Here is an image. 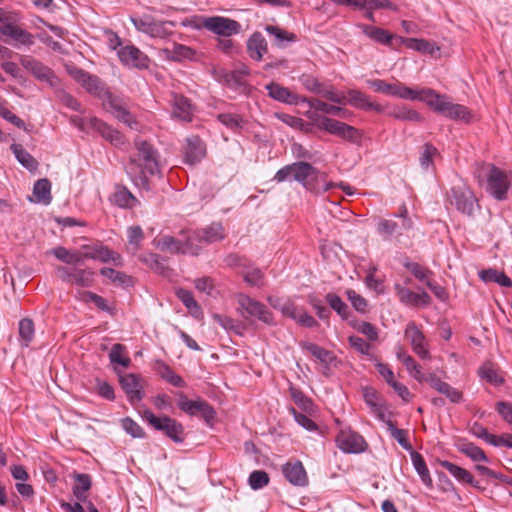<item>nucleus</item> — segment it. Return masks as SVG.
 I'll use <instances>...</instances> for the list:
<instances>
[{"label":"nucleus","instance_id":"nucleus-1","mask_svg":"<svg viewBox=\"0 0 512 512\" xmlns=\"http://www.w3.org/2000/svg\"><path fill=\"white\" fill-rule=\"evenodd\" d=\"M273 179L278 183L295 180L306 190L313 193L324 192L332 187V183L325 182L324 174L304 161L294 162L282 167L276 172Z\"/></svg>","mask_w":512,"mask_h":512},{"label":"nucleus","instance_id":"nucleus-2","mask_svg":"<svg viewBox=\"0 0 512 512\" xmlns=\"http://www.w3.org/2000/svg\"><path fill=\"white\" fill-rule=\"evenodd\" d=\"M137 158H131L126 167L127 173L136 184H146V174L160 172V156L154 146L146 140L136 139Z\"/></svg>","mask_w":512,"mask_h":512},{"label":"nucleus","instance_id":"nucleus-3","mask_svg":"<svg viewBox=\"0 0 512 512\" xmlns=\"http://www.w3.org/2000/svg\"><path fill=\"white\" fill-rule=\"evenodd\" d=\"M427 93L430 95L428 106L435 112L453 120L470 121L471 113L467 107L451 102L448 96L439 94L435 90Z\"/></svg>","mask_w":512,"mask_h":512},{"label":"nucleus","instance_id":"nucleus-4","mask_svg":"<svg viewBox=\"0 0 512 512\" xmlns=\"http://www.w3.org/2000/svg\"><path fill=\"white\" fill-rule=\"evenodd\" d=\"M142 418L147 421L154 429L163 431L167 437L175 443H182L184 441V428L183 425L168 416L157 417L150 410H145L142 413Z\"/></svg>","mask_w":512,"mask_h":512},{"label":"nucleus","instance_id":"nucleus-5","mask_svg":"<svg viewBox=\"0 0 512 512\" xmlns=\"http://www.w3.org/2000/svg\"><path fill=\"white\" fill-rule=\"evenodd\" d=\"M237 303L244 317L255 318L267 325H274L273 314L263 303L246 294H239Z\"/></svg>","mask_w":512,"mask_h":512},{"label":"nucleus","instance_id":"nucleus-6","mask_svg":"<svg viewBox=\"0 0 512 512\" xmlns=\"http://www.w3.org/2000/svg\"><path fill=\"white\" fill-rule=\"evenodd\" d=\"M190 235V251L198 255L203 245L212 244L224 239V229L220 223H212L201 230L193 231Z\"/></svg>","mask_w":512,"mask_h":512},{"label":"nucleus","instance_id":"nucleus-7","mask_svg":"<svg viewBox=\"0 0 512 512\" xmlns=\"http://www.w3.org/2000/svg\"><path fill=\"white\" fill-rule=\"evenodd\" d=\"M131 22L136 30L154 38H165L170 34L168 26H174L171 21H157L151 15L131 17Z\"/></svg>","mask_w":512,"mask_h":512},{"label":"nucleus","instance_id":"nucleus-8","mask_svg":"<svg viewBox=\"0 0 512 512\" xmlns=\"http://www.w3.org/2000/svg\"><path fill=\"white\" fill-rule=\"evenodd\" d=\"M201 24L206 30L222 37H230L241 31L239 22L222 16L203 17Z\"/></svg>","mask_w":512,"mask_h":512},{"label":"nucleus","instance_id":"nucleus-9","mask_svg":"<svg viewBox=\"0 0 512 512\" xmlns=\"http://www.w3.org/2000/svg\"><path fill=\"white\" fill-rule=\"evenodd\" d=\"M451 204L468 216H472L474 209L477 206V199L472 190L465 186H454L451 188L449 194Z\"/></svg>","mask_w":512,"mask_h":512},{"label":"nucleus","instance_id":"nucleus-10","mask_svg":"<svg viewBox=\"0 0 512 512\" xmlns=\"http://www.w3.org/2000/svg\"><path fill=\"white\" fill-rule=\"evenodd\" d=\"M178 407L189 415H200L206 423H211L216 416L213 407L204 400H189L183 393L179 395Z\"/></svg>","mask_w":512,"mask_h":512},{"label":"nucleus","instance_id":"nucleus-11","mask_svg":"<svg viewBox=\"0 0 512 512\" xmlns=\"http://www.w3.org/2000/svg\"><path fill=\"white\" fill-rule=\"evenodd\" d=\"M510 183L504 171L492 165L487 178V191L497 200H504Z\"/></svg>","mask_w":512,"mask_h":512},{"label":"nucleus","instance_id":"nucleus-12","mask_svg":"<svg viewBox=\"0 0 512 512\" xmlns=\"http://www.w3.org/2000/svg\"><path fill=\"white\" fill-rule=\"evenodd\" d=\"M336 443L338 448L345 453H361L367 447L365 439L351 430H341L336 437Z\"/></svg>","mask_w":512,"mask_h":512},{"label":"nucleus","instance_id":"nucleus-13","mask_svg":"<svg viewBox=\"0 0 512 512\" xmlns=\"http://www.w3.org/2000/svg\"><path fill=\"white\" fill-rule=\"evenodd\" d=\"M22 66L35 78L48 83L51 87L57 88L60 84L59 78L54 72L38 60L27 58L21 61Z\"/></svg>","mask_w":512,"mask_h":512},{"label":"nucleus","instance_id":"nucleus-14","mask_svg":"<svg viewBox=\"0 0 512 512\" xmlns=\"http://www.w3.org/2000/svg\"><path fill=\"white\" fill-rule=\"evenodd\" d=\"M108 112L114 115L119 121L126 124L130 129L138 130L139 123L126 108L122 99L116 96H109V101L103 106Z\"/></svg>","mask_w":512,"mask_h":512},{"label":"nucleus","instance_id":"nucleus-15","mask_svg":"<svg viewBox=\"0 0 512 512\" xmlns=\"http://www.w3.org/2000/svg\"><path fill=\"white\" fill-rule=\"evenodd\" d=\"M117 55L121 63L125 66L139 69L148 67V57L134 45L121 47Z\"/></svg>","mask_w":512,"mask_h":512},{"label":"nucleus","instance_id":"nucleus-16","mask_svg":"<svg viewBox=\"0 0 512 512\" xmlns=\"http://www.w3.org/2000/svg\"><path fill=\"white\" fill-rule=\"evenodd\" d=\"M248 75V68L243 67L242 69L233 71L223 70L219 72L217 79L229 88L234 89L235 91H238L240 93H244L248 88V84L246 81V77Z\"/></svg>","mask_w":512,"mask_h":512},{"label":"nucleus","instance_id":"nucleus-17","mask_svg":"<svg viewBox=\"0 0 512 512\" xmlns=\"http://www.w3.org/2000/svg\"><path fill=\"white\" fill-rule=\"evenodd\" d=\"M405 337L409 340L412 350L422 359L430 357L426 348V339L423 332L414 322H409L405 328Z\"/></svg>","mask_w":512,"mask_h":512},{"label":"nucleus","instance_id":"nucleus-18","mask_svg":"<svg viewBox=\"0 0 512 512\" xmlns=\"http://www.w3.org/2000/svg\"><path fill=\"white\" fill-rule=\"evenodd\" d=\"M0 34L11 38L15 47H29L35 43L33 34L14 23H6V25L1 26Z\"/></svg>","mask_w":512,"mask_h":512},{"label":"nucleus","instance_id":"nucleus-19","mask_svg":"<svg viewBox=\"0 0 512 512\" xmlns=\"http://www.w3.org/2000/svg\"><path fill=\"white\" fill-rule=\"evenodd\" d=\"M171 97L173 116L181 121H192L194 114V106L191 103L190 99L177 93H172Z\"/></svg>","mask_w":512,"mask_h":512},{"label":"nucleus","instance_id":"nucleus-20","mask_svg":"<svg viewBox=\"0 0 512 512\" xmlns=\"http://www.w3.org/2000/svg\"><path fill=\"white\" fill-rule=\"evenodd\" d=\"M395 291L401 303L410 306H428L431 302L429 294L425 291L415 293L399 284L395 285Z\"/></svg>","mask_w":512,"mask_h":512},{"label":"nucleus","instance_id":"nucleus-21","mask_svg":"<svg viewBox=\"0 0 512 512\" xmlns=\"http://www.w3.org/2000/svg\"><path fill=\"white\" fill-rule=\"evenodd\" d=\"M120 383L130 403L135 404L143 398L140 379L135 374H126L120 377Z\"/></svg>","mask_w":512,"mask_h":512},{"label":"nucleus","instance_id":"nucleus-22","mask_svg":"<svg viewBox=\"0 0 512 512\" xmlns=\"http://www.w3.org/2000/svg\"><path fill=\"white\" fill-rule=\"evenodd\" d=\"M247 53L254 61H261L268 52V44L262 33L256 31L247 40Z\"/></svg>","mask_w":512,"mask_h":512},{"label":"nucleus","instance_id":"nucleus-23","mask_svg":"<svg viewBox=\"0 0 512 512\" xmlns=\"http://www.w3.org/2000/svg\"><path fill=\"white\" fill-rule=\"evenodd\" d=\"M282 472L285 478L295 486H305L308 483L307 473L300 461L286 463Z\"/></svg>","mask_w":512,"mask_h":512},{"label":"nucleus","instance_id":"nucleus-24","mask_svg":"<svg viewBox=\"0 0 512 512\" xmlns=\"http://www.w3.org/2000/svg\"><path fill=\"white\" fill-rule=\"evenodd\" d=\"M156 246L161 251L183 254L188 253L192 255V252L190 251V235L187 237L185 243H182L180 240L172 236H163L157 240Z\"/></svg>","mask_w":512,"mask_h":512},{"label":"nucleus","instance_id":"nucleus-25","mask_svg":"<svg viewBox=\"0 0 512 512\" xmlns=\"http://www.w3.org/2000/svg\"><path fill=\"white\" fill-rule=\"evenodd\" d=\"M269 97L285 104H297L300 100L299 96L291 92L288 88L281 86L278 83L271 82L266 85Z\"/></svg>","mask_w":512,"mask_h":512},{"label":"nucleus","instance_id":"nucleus-26","mask_svg":"<svg viewBox=\"0 0 512 512\" xmlns=\"http://www.w3.org/2000/svg\"><path fill=\"white\" fill-rule=\"evenodd\" d=\"M348 98L346 104H350L357 109L362 110H374L376 112H382L383 107L379 104H375L370 101L369 97L359 90L350 89L347 92Z\"/></svg>","mask_w":512,"mask_h":512},{"label":"nucleus","instance_id":"nucleus-27","mask_svg":"<svg viewBox=\"0 0 512 512\" xmlns=\"http://www.w3.org/2000/svg\"><path fill=\"white\" fill-rule=\"evenodd\" d=\"M206 149L202 140L198 136H192L187 139L185 149V162L194 165L202 160L205 156Z\"/></svg>","mask_w":512,"mask_h":512},{"label":"nucleus","instance_id":"nucleus-28","mask_svg":"<svg viewBox=\"0 0 512 512\" xmlns=\"http://www.w3.org/2000/svg\"><path fill=\"white\" fill-rule=\"evenodd\" d=\"M82 87L90 94L101 99L103 106L109 101V96H114L107 90L105 83L96 75L90 74L82 84Z\"/></svg>","mask_w":512,"mask_h":512},{"label":"nucleus","instance_id":"nucleus-29","mask_svg":"<svg viewBox=\"0 0 512 512\" xmlns=\"http://www.w3.org/2000/svg\"><path fill=\"white\" fill-rule=\"evenodd\" d=\"M428 91H433L431 88H423L419 91L414 90L410 87H407L401 83L394 84L393 94L392 96L399 97L401 99H409V100H419L423 101L428 105L430 95H428Z\"/></svg>","mask_w":512,"mask_h":512},{"label":"nucleus","instance_id":"nucleus-30","mask_svg":"<svg viewBox=\"0 0 512 512\" xmlns=\"http://www.w3.org/2000/svg\"><path fill=\"white\" fill-rule=\"evenodd\" d=\"M440 465L443 468H445L459 482L469 484L476 488L479 487L478 482L474 480V477L468 470L447 460L441 461Z\"/></svg>","mask_w":512,"mask_h":512},{"label":"nucleus","instance_id":"nucleus-31","mask_svg":"<svg viewBox=\"0 0 512 512\" xmlns=\"http://www.w3.org/2000/svg\"><path fill=\"white\" fill-rule=\"evenodd\" d=\"M358 27L368 38L374 40L377 43L390 45L394 39V35L383 28L366 24H359Z\"/></svg>","mask_w":512,"mask_h":512},{"label":"nucleus","instance_id":"nucleus-32","mask_svg":"<svg viewBox=\"0 0 512 512\" xmlns=\"http://www.w3.org/2000/svg\"><path fill=\"white\" fill-rule=\"evenodd\" d=\"M400 43H404L407 48L412 50L433 55L436 51H439V47L432 41L417 38H398Z\"/></svg>","mask_w":512,"mask_h":512},{"label":"nucleus","instance_id":"nucleus-33","mask_svg":"<svg viewBox=\"0 0 512 512\" xmlns=\"http://www.w3.org/2000/svg\"><path fill=\"white\" fill-rule=\"evenodd\" d=\"M265 31L274 37L273 43L279 48H284L288 43L295 42L297 39L294 33L287 32L278 26L266 25Z\"/></svg>","mask_w":512,"mask_h":512},{"label":"nucleus","instance_id":"nucleus-34","mask_svg":"<svg viewBox=\"0 0 512 512\" xmlns=\"http://www.w3.org/2000/svg\"><path fill=\"white\" fill-rule=\"evenodd\" d=\"M410 456L413 466L418 475L420 476L423 484L431 488L433 485V481L423 456L417 451H411Z\"/></svg>","mask_w":512,"mask_h":512},{"label":"nucleus","instance_id":"nucleus-35","mask_svg":"<svg viewBox=\"0 0 512 512\" xmlns=\"http://www.w3.org/2000/svg\"><path fill=\"white\" fill-rule=\"evenodd\" d=\"M75 483L73 486V495L81 502L86 503L87 500V492L91 488V477L88 474H76Z\"/></svg>","mask_w":512,"mask_h":512},{"label":"nucleus","instance_id":"nucleus-36","mask_svg":"<svg viewBox=\"0 0 512 512\" xmlns=\"http://www.w3.org/2000/svg\"><path fill=\"white\" fill-rule=\"evenodd\" d=\"M113 204L121 208L131 209L138 203L134 195L125 187H118L111 197Z\"/></svg>","mask_w":512,"mask_h":512},{"label":"nucleus","instance_id":"nucleus-37","mask_svg":"<svg viewBox=\"0 0 512 512\" xmlns=\"http://www.w3.org/2000/svg\"><path fill=\"white\" fill-rule=\"evenodd\" d=\"M33 195L35 202L45 205L50 204L52 200L50 181L46 178L37 180L33 187Z\"/></svg>","mask_w":512,"mask_h":512},{"label":"nucleus","instance_id":"nucleus-38","mask_svg":"<svg viewBox=\"0 0 512 512\" xmlns=\"http://www.w3.org/2000/svg\"><path fill=\"white\" fill-rule=\"evenodd\" d=\"M302 101L307 102L310 108L315 109L316 111L323 112L324 114L337 115L341 117H346L347 110L339 107L327 104L317 98L310 99H302Z\"/></svg>","mask_w":512,"mask_h":512},{"label":"nucleus","instance_id":"nucleus-39","mask_svg":"<svg viewBox=\"0 0 512 512\" xmlns=\"http://www.w3.org/2000/svg\"><path fill=\"white\" fill-rule=\"evenodd\" d=\"M10 149L12 150V152L14 153L16 159L18 160V162L22 166L27 168L29 171H34V170L37 169L38 162L36 161V159L29 152H27L22 147V145H20V144H12Z\"/></svg>","mask_w":512,"mask_h":512},{"label":"nucleus","instance_id":"nucleus-40","mask_svg":"<svg viewBox=\"0 0 512 512\" xmlns=\"http://www.w3.org/2000/svg\"><path fill=\"white\" fill-rule=\"evenodd\" d=\"M363 397L365 403L370 407L371 411L382 421L385 419V413L382 406L379 404V399L376 391L372 388L366 387L363 390Z\"/></svg>","mask_w":512,"mask_h":512},{"label":"nucleus","instance_id":"nucleus-41","mask_svg":"<svg viewBox=\"0 0 512 512\" xmlns=\"http://www.w3.org/2000/svg\"><path fill=\"white\" fill-rule=\"evenodd\" d=\"M479 277L484 282H493L503 287H512V280L503 272H499L495 269L482 270L479 273Z\"/></svg>","mask_w":512,"mask_h":512},{"label":"nucleus","instance_id":"nucleus-42","mask_svg":"<svg viewBox=\"0 0 512 512\" xmlns=\"http://www.w3.org/2000/svg\"><path fill=\"white\" fill-rule=\"evenodd\" d=\"M377 231L385 237L400 236L405 230H402L401 223L393 219H380L377 224Z\"/></svg>","mask_w":512,"mask_h":512},{"label":"nucleus","instance_id":"nucleus-43","mask_svg":"<svg viewBox=\"0 0 512 512\" xmlns=\"http://www.w3.org/2000/svg\"><path fill=\"white\" fill-rule=\"evenodd\" d=\"M51 252L57 259L67 264H79L86 259L84 254L71 252L62 246L54 248Z\"/></svg>","mask_w":512,"mask_h":512},{"label":"nucleus","instance_id":"nucleus-44","mask_svg":"<svg viewBox=\"0 0 512 512\" xmlns=\"http://www.w3.org/2000/svg\"><path fill=\"white\" fill-rule=\"evenodd\" d=\"M387 429L390 432V435L393 439H395L399 445L405 449L406 451H414L412 445L409 443L407 439V431L404 429L397 428L394 423L390 420L386 421Z\"/></svg>","mask_w":512,"mask_h":512},{"label":"nucleus","instance_id":"nucleus-45","mask_svg":"<svg viewBox=\"0 0 512 512\" xmlns=\"http://www.w3.org/2000/svg\"><path fill=\"white\" fill-rule=\"evenodd\" d=\"M176 295L194 316H198L201 314V308L194 299V296L191 291L179 288L176 291Z\"/></svg>","mask_w":512,"mask_h":512},{"label":"nucleus","instance_id":"nucleus-46","mask_svg":"<svg viewBox=\"0 0 512 512\" xmlns=\"http://www.w3.org/2000/svg\"><path fill=\"white\" fill-rule=\"evenodd\" d=\"M390 115L395 119L402 121L421 122L423 120L422 116L416 110L410 109L406 106L394 108L390 112Z\"/></svg>","mask_w":512,"mask_h":512},{"label":"nucleus","instance_id":"nucleus-47","mask_svg":"<svg viewBox=\"0 0 512 512\" xmlns=\"http://www.w3.org/2000/svg\"><path fill=\"white\" fill-rule=\"evenodd\" d=\"M125 350L126 348L124 345L119 343L114 344L109 353L110 362L113 365L118 364L124 368H127L130 365L131 360L129 357L124 355Z\"/></svg>","mask_w":512,"mask_h":512},{"label":"nucleus","instance_id":"nucleus-48","mask_svg":"<svg viewBox=\"0 0 512 512\" xmlns=\"http://www.w3.org/2000/svg\"><path fill=\"white\" fill-rule=\"evenodd\" d=\"M301 347L308 351L315 358L320 360L322 363H329L332 361L333 357L330 351L310 342L301 343Z\"/></svg>","mask_w":512,"mask_h":512},{"label":"nucleus","instance_id":"nucleus-49","mask_svg":"<svg viewBox=\"0 0 512 512\" xmlns=\"http://www.w3.org/2000/svg\"><path fill=\"white\" fill-rule=\"evenodd\" d=\"M159 374L165 381L174 387L182 388L186 386L183 378L176 374L168 365L163 362L160 364Z\"/></svg>","mask_w":512,"mask_h":512},{"label":"nucleus","instance_id":"nucleus-50","mask_svg":"<svg viewBox=\"0 0 512 512\" xmlns=\"http://www.w3.org/2000/svg\"><path fill=\"white\" fill-rule=\"evenodd\" d=\"M326 301L329 304V306L341 316V318H348L349 307L346 303L342 301V299L338 295L334 293H328L326 295Z\"/></svg>","mask_w":512,"mask_h":512},{"label":"nucleus","instance_id":"nucleus-51","mask_svg":"<svg viewBox=\"0 0 512 512\" xmlns=\"http://www.w3.org/2000/svg\"><path fill=\"white\" fill-rule=\"evenodd\" d=\"M94 272L90 269H73V278L71 283L80 287H89L93 282Z\"/></svg>","mask_w":512,"mask_h":512},{"label":"nucleus","instance_id":"nucleus-52","mask_svg":"<svg viewBox=\"0 0 512 512\" xmlns=\"http://www.w3.org/2000/svg\"><path fill=\"white\" fill-rule=\"evenodd\" d=\"M275 117L294 129L305 132L309 130V124L302 118L295 117L286 113H276Z\"/></svg>","mask_w":512,"mask_h":512},{"label":"nucleus","instance_id":"nucleus-53","mask_svg":"<svg viewBox=\"0 0 512 512\" xmlns=\"http://www.w3.org/2000/svg\"><path fill=\"white\" fill-rule=\"evenodd\" d=\"M34 323L30 318H23L19 322V336L25 346H28L34 337Z\"/></svg>","mask_w":512,"mask_h":512},{"label":"nucleus","instance_id":"nucleus-54","mask_svg":"<svg viewBox=\"0 0 512 512\" xmlns=\"http://www.w3.org/2000/svg\"><path fill=\"white\" fill-rule=\"evenodd\" d=\"M0 116L20 129H26L25 122L8 109V103L0 97Z\"/></svg>","mask_w":512,"mask_h":512},{"label":"nucleus","instance_id":"nucleus-55","mask_svg":"<svg viewBox=\"0 0 512 512\" xmlns=\"http://www.w3.org/2000/svg\"><path fill=\"white\" fill-rule=\"evenodd\" d=\"M345 124L346 123L332 118L322 117L318 123V127L332 135L340 136Z\"/></svg>","mask_w":512,"mask_h":512},{"label":"nucleus","instance_id":"nucleus-56","mask_svg":"<svg viewBox=\"0 0 512 512\" xmlns=\"http://www.w3.org/2000/svg\"><path fill=\"white\" fill-rule=\"evenodd\" d=\"M460 451L475 462H488V458L484 451L473 443L463 444Z\"/></svg>","mask_w":512,"mask_h":512},{"label":"nucleus","instance_id":"nucleus-57","mask_svg":"<svg viewBox=\"0 0 512 512\" xmlns=\"http://www.w3.org/2000/svg\"><path fill=\"white\" fill-rule=\"evenodd\" d=\"M217 119L227 128L231 130H238L243 127L244 121L241 116L231 113H221Z\"/></svg>","mask_w":512,"mask_h":512},{"label":"nucleus","instance_id":"nucleus-58","mask_svg":"<svg viewBox=\"0 0 512 512\" xmlns=\"http://www.w3.org/2000/svg\"><path fill=\"white\" fill-rule=\"evenodd\" d=\"M269 475L264 470H255L249 476V485L253 490L262 489L269 483Z\"/></svg>","mask_w":512,"mask_h":512},{"label":"nucleus","instance_id":"nucleus-59","mask_svg":"<svg viewBox=\"0 0 512 512\" xmlns=\"http://www.w3.org/2000/svg\"><path fill=\"white\" fill-rule=\"evenodd\" d=\"M128 243L132 253L140 248V243L144 238L143 230L140 226H132L127 231Z\"/></svg>","mask_w":512,"mask_h":512},{"label":"nucleus","instance_id":"nucleus-60","mask_svg":"<svg viewBox=\"0 0 512 512\" xmlns=\"http://www.w3.org/2000/svg\"><path fill=\"white\" fill-rule=\"evenodd\" d=\"M244 281L251 286L261 287L264 282V275L259 268H248L242 272Z\"/></svg>","mask_w":512,"mask_h":512},{"label":"nucleus","instance_id":"nucleus-61","mask_svg":"<svg viewBox=\"0 0 512 512\" xmlns=\"http://www.w3.org/2000/svg\"><path fill=\"white\" fill-rule=\"evenodd\" d=\"M121 425L125 432L134 438H142L144 436L141 426L129 417L122 419Z\"/></svg>","mask_w":512,"mask_h":512},{"label":"nucleus","instance_id":"nucleus-62","mask_svg":"<svg viewBox=\"0 0 512 512\" xmlns=\"http://www.w3.org/2000/svg\"><path fill=\"white\" fill-rule=\"evenodd\" d=\"M403 364L406 366L408 372L418 381H424V374L421 371V366L411 356L403 358Z\"/></svg>","mask_w":512,"mask_h":512},{"label":"nucleus","instance_id":"nucleus-63","mask_svg":"<svg viewBox=\"0 0 512 512\" xmlns=\"http://www.w3.org/2000/svg\"><path fill=\"white\" fill-rule=\"evenodd\" d=\"M437 153V149L432 144H425L423 152L420 156V165L423 169H428L433 164V156Z\"/></svg>","mask_w":512,"mask_h":512},{"label":"nucleus","instance_id":"nucleus-64","mask_svg":"<svg viewBox=\"0 0 512 512\" xmlns=\"http://www.w3.org/2000/svg\"><path fill=\"white\" fill-rule=\"evenodd\" d=\"M195 52L188 46L175 44L172 50V58L176 61L191 59Z\"/></svg>","mask_w":512,"mask_h":512}]
</instances>
